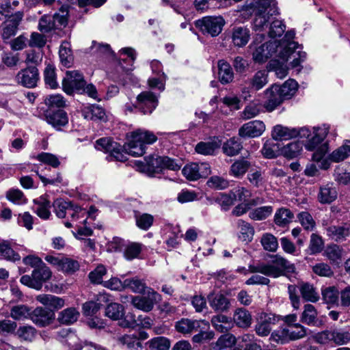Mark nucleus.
<instances>
[{"label":"nucleus","instance_id":"41","mask_svg":"<svg viewBox=\"0 0 350 350\" xmlns=\"http://www.w3.org/2000/svg\"><path fill=\"white\" fill-rule=\"evenodd\" d=\"M31 308L23 304L13 306L10 310V317L16 321H22L31 317Z\"/></svg>","mask_w":350,"mask_h":350},{"label":"nucleus","instance_id":"60","mask_svg":"<svg viewBox=\"0 0 350 350\" xmlns=\"http://www.w3.org/2000/svg\"><path fill=\"white\" fill-rule=\"evenodd\" d=\"M136 225L142 230H148L153 224L154 217L148 213L135 214Z\"/></svg>","mask_w":350,"mask_h":350},{"label":"nucleus","instance_id":"12","mask_svg":"<svg viewBox=\"0 0 350 350\" xmlns=\"http://www.w3.org/2000/svg\"><path fill=\"white\" fill-rule=\"evenodd\" d=\"M211 167L206 163H191L182 170L183 176L189 180H197L207 177L211 174Z\"/></svg>","mask_w":350,"mask_h":350},{"label":"nucleus","instance_id":"30","mask_svg":"<svg viewBox=\"0 0 350 350\" xmlns=\"http://www.w3.org/2000/svg\"><path fill=\"white\" fill-rule=\"evenodd\" d=\"M82 116L88 120H104L105 111L104 109L97 105H90L83 108Z\"/></svg>","mask_w":350,"mask_h":350},{"label":"nucleus","instance_id":"2","mask_svg":"<svg viewBox=\"0 0 350 350\" xmlns=\"http://www.w3.org/2000/svg\"><path fill=\"white\" fill-rule=\"evenodd\" d=\"M295 33L294 31H288L282 40L267 42L255 48L253 52V59L256 62H266L275 53L278 52V56L286 62L288 57L293 56L291 62L293 68L298 67L306 58V52L296 51L298 43L293 41Z\"/></svg>","mask_w":350,"mask_h":350},{"label":"nucleus","instance_id":"31","mask_svg":"<svg viewBox=\"0 0 350 350\" xmlns=\"http://www.w3.org/2000/svg\"><path fill=\"white\" fill-rule=\"evenodd\" d=\"M221 142L217 139L209 142H200L196 146V152L202 155H213L219 148Z\"/></svg>","mask_w":350,"mask_h":350},{"label":"nucleus","instance_id":"39","mask_svg":"<svg viewBox=\"0 0 350 350\" xmlns=\"http://www.w3.org/2000/svg\"><path fill=\"white\" fill-rule=\"evenodd\" d=\"M118 340L120 344L129 350H139L143 347L142 342L138 340L135 334L124 335L119 337Z\"/></svg>","mask_w":350,"mask_h":350},{"label":"nucleus","instance_id":"9","mask_svg":"<svg viewBox=\"0 0 350 350\" xmlns=\"http://www.w3.org/2000/svg\"><path fill=\"white\" fill-rule=\"evenodd\" d=\"M225 21L221 16H206L196 21V26L204 34L213 37L218 36L222 31Z\"/></svg>","mask_w":350,"mask_h":350},{"label":"nucleus","instance_id":"45","mask_svg":"<svg viewBox=\"0 0 350 350\" xmlns=\"http://www.w3.org/2000/svg\"><path fill=\"white\" fill-rule=\"evenodd\" d=\"M234 321L239 327H247L251 325L252 317L248 311L239 308L234 312Z\"/></svg>","mask_w":350,"mask_h":350},{"label":"nucleus","instance_id":"48","mask_svg":"<svg viewBox=\"0 0 350 350\" xmlns=\"http://www.w3.org/2000/svg\"><path fill=\"white\" fill-rule=\"evenodd\" d=\"M0 258L16 261L20 260V256L16 253L7 241L0 242Z\"/></svg>","mask_w":350,"mask_h":350},{"label":"nucleus","instance_id":"50","mask_svg":"<svg viewBox=\"0 0 350 350\" xmlns=\"http://www.w3.org/2000/svg\"><path fill=\"white\" fill-rule=\"evenodd\" d=\"M302 150V144L299 142H294L284 146L282 149V154L287 158L293 159L297 157Z\"/></svg>","mask_w":350,"mask_h":350},{"label":"nucleus","instance_id":"24","mask_svg":"<svg viewBox=\"0 0 350 350\" xmlns=\"http://www.w3.org/2000/svg\"><path fill=\"white\" fill-rule=\"evenodd\" d=\"M218 79L222 84H228L233 81L234 72L230 64L224 59L217 62Z\"/></svg>","mask_w":350,"mask_h":350},{"label":"nucleus","instance_id":"53","mask_svg":"<svg viewBox=\"0 0 350 350\" xmlns=\"http://www.w3.org/2000/svg\"><path fill=\"white\" fill-rule=\"evenodd\" d=\"M234 201L241 202L242 203L250 202L252 192L250 189L243 187H237L231 191Z\"/></svg>","mask_w":350,"mask_h":350},{"label":"nucleus","instance_id":"33","mask_svg":"<svg viewBox=\"0 0 350 350\" xmlns=\"http://www.w3.org/2000/svg\"><path fill=\"white\" fill-rule=\"evenodd\" d=\"M124 288L130 289L135 293H146L149 287L146 286L145 282L137 277L124 280Z\"/></svg>","mask_w":350,"mask_h":350},{"label":"nucleus","instance_id":"62","mask_svg":"<svg viewBox=\"0 0 350 350\" xmlns=\"http://www.w3.org/2000/svg\"><path fill=\"white\" fill-rule=\"evenodd\" d=\"M68 15V10L67 7L62 6L58 13H55L52 16L56 29H60L62 27H65L66 25Z\"/></svg>","mask_w":350,"mask_h":350},{"label":"nucleus","instance_id":"26","mask_svg":"<svg viewBox=\"0 0 350 350\" xmlns=\"http://www.w3.org/2000/svg\"><path fill=\"white\" fill-rule=\"evenodd\" d=\"M251 166L252 163L250 161L243 158L237 159L231 165L229 174L234 178H241Z\"/></svg>","mask_w":350,"mask_h":350},{"label":"nucleus","instance_id":"37","mask_svg":"<svg viewBox=\"0 0 350 350\" xmlns=\"http://www.w3.org/2000/svg\"><path fill=\"white\" fill-rule=\"evenodd\" d=\"M237 225L239 229V238L242 241L250 242L254 234V228L248 222L241 219L238 220Z\"/></svg>","mask_w":350,"mask_h":350},{"label":"nucleus","instance_id":"7","mask_svg":"<svg viewBox=\"0 0 350 350\" xmlns=\"http://www.w3.org/2000/svg\"><path fill=\"white\" fill-rule=\"evenodd\" d=\"M135 163L137 170L149 175L159 173L164 169L176 171L180 168V166L174 160L167 157H159L154 154L146 157L144 162L137 161Z\"/></svg>","mask_w":350,"mask_h":350},{"label":"nucleus","instance_id":"6","mask_svg":"<svg viewBox=\"0 0 350 350\" xmlns=\"http://www.w3.org/2000/svg\"><path fill=\"white\" fill-rule=\"evenodd\" d=\"M248 270L251 273H260L275 278L284 275L286 272H295V267L284 257L275 255L271 263L260 262L250 265Z\"/></svg>","mask_w":350,"mask_h":350},{"label":"nucleus","instance_id":"4","mask_svg":"<svg viewBox=\"0 0 350 350\" xmlns=\"http://www.w3.org/2000/svg\"><path fill=\"white\" fill-rule=\"evenodd\" d=\"M245 10L248 14L255 16L253 28L259 32L267 27L272 17L278 14L275 0H252L245 5Z\"/></svg>","mask_w":350,"mask_h":350},{"label":"nucleus","instance_id":"36","mask_svg":"<svg viewBox=\"0 0 350 350\" xmlns=\"http://www.w3.org/2000/svg\"><path fill=\"white\" fill-rule=\"evenodd\" d=\"M79 312L75 308H68L58 314L57 320L62 324L70 325L77 321Z\"/></svg>","mask_w":350,"mask_h":350},{"label":"nucleus","instance_id":"34","mask_svg":"<svg viewBox=\"0 0 350 350\" xmlns=\"http://www.w3.org/2000/svg\"><path fill=\"white\" fill-rule=\"evenodd\" d=\"M35 205L33 206V211L37 215L42 219H47L51 215L50 212V202L44 198H40L34 200Z\"/></svg>","mask_w":350,"mask_h":350},{"label":"nucleus","instance_id":"57","mask_svg":"<svg viewBox=\"0 0 350 350\" xmlns=\"http://www.w3.org/2000/svg\"><path fill=\"white\" fill-rule=\"evenodd\" d=\"M79 263L77 260L64 256L59 271L65 273L72 274L79 270Z\"/></svg>","mask_w":350,"mask_h":350},{"label":"nucleus","instance_id":"44","mask_svg":"<svg viewBox=\"0 0 350 350\" xmlns=\"http://www.w3.org/2000/svg\"><path fill=\"white\" fill-rule=\"evenodd\" d=\"M241 149V143L234 137L228 139L222 146L224 153L229 157L237 155Z\"/></svg>","mask_w":350,"mask_h":350},{"label":"nucleus","instance_id":"27","mask_svg":"<svg viewBox=\"0 0 350 350\" xmlns=\"http://www.w3.org/2000/svg\"><path fill=\"white\" fill-rule=\"evenodd\" d=\"M301 297L306 301L317 302L319 299V295L313 284L308 282H300L298 285Z\"/></svg>","mask_w":350,"mask_h":350},{"label":"nucleus","instance_id":"46","mask_svg":"<svg viewBox=\"0 0 350 350\" xmlns=\"http://www.w3.org/2000/svg\"><path fill=\"white\" fill-rule=\"evenodd\" d=\"M298 84L294 79H288L280 86V91L284 100L291 98L297 92Z\"/></svg>","mask_w":350,"mask_h":350},{"label":"nucleus","instance_id":"56","mask_svg":"<svg viewBox=\"0 0 350 350\" xmlns=\"http://www.w3.org/2000/svg\"><path fill=\"white\" fill-rule=\"evenodd\" d=\"M268 82L267 72L265 70H259L255 73L251 79L252 88L255 90L262 88Z\"/></svg>","mask_w":350,"mask_h":350},{"label":"nucleus","instance_id":"1","mask_svg":"<svg viewBox=\"0 0 350 350\" xmlns=\"http://www.w3.org/2000/svg\"><path fill=\"white\" fill-rule=\"evenodd\" d=\"M157 137L150 131L137 129L130 133V139L123 148L110 138L103 137L96 141L95 148L98 150L109 153L111 158L118 161H125L126 154L140 157L145 153L146 144L155 142Z\"/></svg>","mask_w":350,"mask_h":350},{"label":"nucleus","instance_id":"32","mask_svg":"<svg viewBox=\"0 0 350 350\" xmlns=\"http://www.w3.org/2000/svg\"><path fill=\"white\" fill-rule=\"evenodd\" d=\"M36 299L40 304L54 309L61 308L64 305V299L53 295H39L36 296Z\"/></svg>","mask_w":350,"mask_h":350},{"label":"nucleus","instance_id":"17","mask_svg":"<svg viewBox=\"0 0 350 350\" xmlns=\"http://www.w3.org/2000/svg\"><path fill=\"white\" fill-rule=\"evenodd\" d=\"M350 154V141H346V142L333 151L329 154L327 159H321L320 161V167L323 170H327L329 167L330 163L332 162H340L347 158Z\"/></svg>","mask_w":350,"mask_h":350},{"label":"nucleus","instance_id":"10","mask_svg":"<svg viewBox=\"0 0 350 350\" xmlns=\"http://www.w3.org/2000/svg\"><path fill=\"white\" fill-rule=\"evenodd\" d=\"M146 293L145 296L133 297L131 304L135 308L148 312L153 309L154 304L161 300V296L151 288H148Z\"/></svg>","mask_w":350,"mask_h":350},{"label":"nucleus","instance_id":"16","mask_svg":"<svg viewBox=\"0 0 350 350\" xmlns=\"http://www.w3.org/2000/svg\"><path fill=\"white\" fill-rule=\"evenodd\" d=\"M265 131V124L260 120H253L243 124L239 129L241 137H258Z\"/></svg>","mask_w":350,"mask_h":350},{"label":"nucleus","instance_id":"64","mask_svg":"<svg viewBox=\"0 0 350 350\" xmlns=\"http://www.w3.org/2000/svg\"><path fill=\"white\" fill-rule=\"evenodd\" d=\"M324 255L332 262H336L341 259L342 250L337 245H328L324 252Z\"/></svg>","mask_w":350,"mask_h":350},{"label":"nucleus","instance_id":"20","mask_svg":"<svg viewBox=\"0 0 350 350\" xmlns=\"http://www.w3.org/2000/svg\"><path fill=\"white\" fill-rule=\"evenodd\" d=\"M265 94L267 99L265 107L268 111H273L284 101L280 94V85L275 84L271 85V88L265 92Z\"/></svg>","mask_w":350,"mask_h":350},{"label":"nucleus","instance_id":"38","mask_svg":"<svg viewBox=\"0 0 350 350\" xmlns=\"http://www.w3.org/2000/svg\"><path fill=\"white\" fill-rule=\"evenodd\" d=\"M236 343V338L230 334L221 335L215 343H212L211 350H223Z\"/></svg>","mask_w":350,"mask_h":350},{"label":"nucleus","instance_id":"29","mask_svg":"<svg viewBox=\"0 0 350 350\" xmlns=\"http://www.w3.org/2000/svg\"><path fill=\"white\" fill-rule=\"evenodd\" d=\"M337 198V191L332 184H327L320 187L318 200L322 204H329Z\"/></svg>","mask_w":350,"mask_h":350},{"label":"nucleus","instance_id":"21","mask_svg":"<svg viewBox=\"0 0 350 350\" xmlns=\"http://www.w3.org/2000/svg\"><path fill=\"white\" fill-rule=\"evenodd\" d=\"M208 301L211 308L217 312H226L230 308V299L221 293L210 294Z\"/></svg>","mask_w":350,"mask_h":350},{"label":"nucleus","instance_id":"49","mask_svg":"<svg viewBox=\"0 0 350 350\" xmlns=\"http://www.w3.org/2000/svg\"><path fill=\"white\" fill-rule=\"evenodd\" d=\"M273 211V208L271 206H263L253 209L250 212L249 216L254 220H263L269 217Z\"/></svg>","mask_w":350,"mask_h":350},{"label":"nucleus","instance_id":"63","mask_svg":"<svg viewBox=\"0 0 350 350\" xmlns=\"http://www.w3.org/2000/svg\"><path fill=\"white\" fill-rule=\"evenodd\" d=\"M286 29L285 25L279 20L271 21L268 33L270 38H275L283 35Z\"/></svg>","mask_w":350,"mask_h":350},{"label":"nucleus","instance_id":"58","mask_svg":"<svg viewBox=\"0 0 350 350\" xmlns=\"http://www.w3.org/2000/svg\"><path fill=\"white\" fill-rule=\"evenodd\" d=\"M59 54L62 64L66 67H69L72 64L73 57L68 42H63L61 44Z\"/></svg>","mask_w":350,"mask_h":350},{"label":"nucleus","instance_id":"42","mask_svg":"<svg viewBox=\"0 0 350 350\" xmlns=\"http://www.w3.org/2000/svg\"><path fill=\"white\" fill-rule=\"evenodd\" d=\"M317 311L312 304H306L301 316V321L308 325H314L316 323Z\"/></svg>","mask_w":350,"mask_h":350},{"label":"nucleus","instance_id":"43","mask_svg":"<svg viewBox=\"0 0 350 350\" xmlns=\"http://www.w3.org/2000/svg\"><path fill=\"white\" fill-rule=\"evenodd\" d=\"M332 342L338 346L347 345L350 342V332L343 329H331Z\"/></svg>","mask_w":350,"mask_h":350},{"label":"nucleus","instance_id":"13","mask_svg":"<svg viewBox=\"0 0 350 350\" xmlns=\"http://www.w3.org/2000/svg\"><path fill=\"white\" fill-rule=\"evenodd\" d=\"M40 79L38 70L35 66H29L20 70L16 76V82L23 87L33 88Z\"/></svg>","mask_w":350,"mask_h":350},{"label":"nucleus","instance_id":"54","mask_svg":"<svg viewBox=\"0 0 350 350\" xmlns=\"http://www.w3.org/2000/svg\"><path fill=\"white\" fill-rule=\"evenodd\" d=\"M105 314L113 320H119L124 316V308L120 304L111 303L107 306Z\"/></svg>","mask_w":350,"mask_h":350},{"label":"nucleus","instance_id":"28","mask_svg":"<svg viewBox=\"0 0 350 350\" xmlns=\"http://www.w3.org/2000/svg\"><path fill=\"white\" fill-rule=\"evenodd\" d=\"M297 129L282 125H276L272 131V137L275 140H288L296 137Z\"/></svg>","mask_w":350,"mask_h":350},{"label":"nucleus","instance_id":"35","mask_svg":"<svg viewBox=\"0 0 350 350\" xmlns=\"http://www.w3.org/2000/svg\"><path fill=\"white\" fill-rule=\"evenodd\" d=\"M293 217L294 215L291 210L280 208L275 213L274 221L277 226L284 227L293 220Z\"/></svg>","mask_w":350,"mask_h":350},{"label":"nucleus","instance_id":"15","mask_svg":"<svg viewBox=\"0 0 350 350\" xmlns=\"http://www.w3.org/2000/svg\"><path fill=\"white\" fill-rule=\"evenodd\" d=\"M44 118L48 124L57 130H60L62 126H65L68 123V114L62 109L57 110L49 109L45 112Z\"/></svg>","mask_w":350,"mask_h":350},{"label":"nucleus","instance_id":"55","mask_svg":"<svg viewBox=\"0 0 350 350\" xmlns=\"http://www.w3.org/2000/svg\"><path fill=\"white\" fill-rule=\"evenodd\" d=\"M336 180L340 184L347 185L350 183V165H344L335 170Z\"/></svg>","mask_w":350,"mask_h":350},{"label":"nucleus","instance_id":"18","mask_svg":"<svg viewBox=\"0 0 350 350\" xmlns=\"http://www.w3.org/2000/svg\"><path fill=\"white\" fill-rule=\"evenodd\" d=\"M55 318V314L51 310L37 307L31 312V320L39 327L49 325Z\"/></svg>","mask_w":350,"mask_h":350},{"label":"nucleus","instance_id":"59","mask_svg":"<svg viewBox=\"0 0 350 350\" xmlns=\"http://www.w3.org/2000/svg\"><path fill=\"white\" fill-rule=\"evenodd\" d=\"M260 243L263 248L269 252H275L278 247L277 238L270 233L262 234Z\"/></svg>","mask_w":350,"mask_h":350},{"label":"nucleus","instance_id":"11","mask_svg":"<svg viewBox=\"0 0 350 350\" xmlns=\"http://www.w3.org/2000/svg\"><path fill=\"white\" fill-rule=\"evenodd\" d=\"M85 81L83 75L77 70L67 71L62 81L63 90L68 94H72L75 91L80 92L84 90Z\"/></svg>","mask_w":350,"mask_h":350},{"label":"nucleus","instance_id":"5","mask_svg":"<svg viewBox=\"0 0 350 350\" xmlns=\"http://www.w3.org/2000/svg\"><path fill=\"white\" fill-rule=\"evenodd\" d=\"M54 211L59 218H67L65 226L71 228L72 223L79 221V224H85L88 219V213L81 207L62 199H57L53 202Z\"/></svg>","mask_w":350,"mask_h":350},{"label":"nucleus","instance_id":"14","mask_svg":"<svg viewBox=\"0 0 350 350\" xmlns=\"http://www.w3.org/2000/svg\"><path fill=\"white\" fill-rule=\"evenodd\" d=\"M157 98L150 92H144L138 95L134 106L144 114L150 113L157 106Z\"/></svg>","mask_w":350,"mask_h":350},{"label":"nucleus","instance_id":"8","mask_svg":"<svg viewBox=\"0 0 350 350\" xmlns=\"http://www.w3.org/2000/svg\"><path fill=\"white\" fill-rule=\"evenodd\" d=\"M51 276V271L44 264L37 269H34L31 275H23L20 279V282L29 288L40 290L43 283L49 280Z\"/></svg>","mask_w":350,"mask_h":350},{"label":"nucleus","instance_id":"51","mask_svg":"<svg viewBox=\"0 0 350 350\" xmlns=\"http://www.w3.org/2000/svg\"><path fill=\"white\" fill-rule=\"evenodd\" d=\"M324 246V242L322 238L317 234H312L310 236L309 246L307 252L310 254H316L320 253Z\"/></svg>","mask_w":350,"mask_h":350},{"label":"nucleus","instance_id":"23","mask_svg":"<svg viewBox=\"0 0 350 350\" xmlns=\"http://www.w3.org/2000/svg\"><path fill=\"white\" fill-rule=\"evenodd\" d=\"M327 235L336 241H342L350 235V225L331 226L326 228Z\"/></svg>","mask_w":350,"mask_h":350},{"label":"nucleus","instance_id":"40","mask_svg":"<svg viewBox=\"0 0 350 350\" xmlns=\"http://www.w3.org/2000/svg\"><path fill=\"white\" fill-rule=\"evenodd\" d=\"M148 350H169L170 340L163 336L154 337L146 342Z\"/></svg>","mask_w":350,"mask_h":350},{"label":"nucleus","instance_id":"52","mask_svg":"<svg viewBox=\"0 0 350 350\" xmlns=\"http://www.w3.org/2000/svg\"><path fill=\"white\" fill-rule=\"evenodd\" d=\"M263 202V200L260 198H256L251 200L250 202L241 203L238 204L232 211V214L236 216H240L245 213L247 211H249L252 206H256L258 204H262Z\"/></svg>","mask_w":350,"mask_h":350},{"label":"nucleus","instance_id":"19","mask_svg":"<svg viewBox=\"0 0 350 350\" xmlns=\"http://www.w3.org/2000/svg\"><path fill=\"white\" fill-rule=\"evenodd\" d=\"M278 321V318L273 314H261L260 320L256 325V332L258 336H268L271 330V326Z\"/></svg>","mask_w":350,"mask_h":350},{"label":"nucleus","instance_id":"3","mask_svg":"<svg viewBox=\"0 0 350 350\" xmlns=\"http://www.w3.org/2000/svg\"><path fill=\"white\" fill-rule=\"evenodd\" d=\"M329 131V126L324 124L322 126L314 127L312 131L308 127L297 129L296 137L307 138L305 147L308 150L314 151L312 159L320 162L329 150L328 144L323 143Z\"/></svg>","mask_w":350,"mask_h":350},{"label":"nucleus","instance_id":"47","mask_svg":"<svg viewBox=\"0 0 350 350\" xmlns=\"http://www.w3.org/2000/svg\"><path fill=\"white\" fill-rule=\"evenodd\" d=\"M269 340L282 345L291 341L288 328L281 327L279 329L274 330L271 333Z\"/></svg>","mask_w":350,"mask_h":350},{"label":"nucleus","instance_id":"22","mask_svg":"<svg viewBox=\"0 0 350 350\" xmlns=\"http://www.w3.org/2000/svg\"><path fill=\"white\" fill-rule=\"evenodd\" d=\"M230 38L234 46L243 47L250 39V31L245 27H234L231 30Z\"/></svg>","mask_w":350,"mask_h":350},{"label":"nucleus","instance_id":"25","mask_svg":"<svg viewBox=\"0 0 350 350\" xmlns=\"http://www.w3.org/2000/svg\"><path fill=\"white\" fill-rule=\"evenodd\" d=\"M204 321L182 319L176 322L175 327L177 332L186 334L198 331L200 327V323Z\"/></svg>","mask_w":350,"mask_h":350},{"label":"nucleus","instance_id":"61","mask_svg":"<svg viewBox=\"0 0 350 350\" xmlns=\"http://www.w3.org/2000/svg\"><path fill=\"white\" fill-rule=\"evenodd\" d=\"M45 84L51 89L58 86L56 79L55 68L53 66L48 65L44 72Z\"/></svg>","mask_w":350,"mask_h":350}]
</instances>
